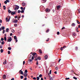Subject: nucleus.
<instances>
[{
	"instance_id": "nucleus-8",
	"label": "nucleus",
	"mask_w": 80,
	"mask_h": 80,
	"mask_svg": "<svg viewBox=\"0 0 80 80\" xmlns=\"http://www.w3.org/2000/svg\"><path fill=\"white\" fill-rule=\"evenodd\" d=\"M50 10L49 9H46V12H50Z\"/></svg>"
},
{
	"instance_id": "nucleus-46",
	"label": "nucleus",
	"mask_w": 80,
	"mask_h": 80,
	"mask_svg": "<svg viewBox=\"0 0 80 80\" xmlns=\"http://www.w3.org/2000/svg\"><path fill=\"white\" fill-rule=\"evenodd\" d=\"M49 29H48L46 31V33H48V32H49Z\"/></svg>"
},
{
	"instance_id": "nucleus-40",
	"label": "nucleus",
	"mask_w": 80,
	"mask_h": 80,
	"mask_svg": "<svg viewBox=\"0 0 80 80\" xmlns=\"http://www.w3.org/2000/svg\"><path fill=\"white\" fill-rule=\"evenodd\" d=\"M1 41H3V40H4V39L3 38H1Z\"/></svg>"
},
{
	"instance_id": "nucleus-15",
	"label": "nucleus",
	"mask_w": 80,
	"mask_h": 80,
	"mask_svg": "<svg viewBox=\"0 0 80 80\" xmlns=\"http://www.w3.org/2000/svg\"><path fill=\"white\" fill-rule=\"evenodd\" d=\"M44 58L46 60H47L48 58V56L47 55H46L44 57Z\"/></svg>"
},
{
	"instance_id": "nucleus-6",
	"label": "nucleus",
	"mask_w": 80,
	"mask_h": 80,
	"mask_svg": "<svg viewBox=\"0 0 80 80\" xmlns=\"http://www.w3.org/2000/svg\"><path fill=\"white\" fill-rule=\"evenodd\" d=\"M16 13V12L15 11H12L11 12V14L12 15H15Z\"/></svg>"
},
{
	"instance_id": "nucleus-55",
	"label": "nucleus",
	"mask_w": 80,
	"mask_h": 80,
	"mask_svg": "<svg viewBox=\"0 0 80 80\" xmlns=\"http://www.w3.org/2000/svg\"><path fill=\"white\" fill-rule=\"evenodd\" d=\"M56 70H58V67L57 66L56 67Z\"/></svg>"
},
{
	"instance_id": "nucleus-50",
	"label": "nucleus",
	"mask_w": 80,
	"mask_h": 80,
	"mask_svg": "<svg viewBox=\"0 0 80 80\" xmlns=\"http://www.w3.org/2000/svg\"><path fill=\"white\" fill-rule=\"evenodd\" d=\"M4 3H5V4H7V0L4 1Z\"/></svg>"
},
{
	"instance_id": "nucleus-47",
	"label": "nucleus",
	"mask_w": 80,
	"mask_h": 80,
	"mask_svg": "<svg viewBox=\"0 0 80 80\" xmlns=\"http://www.w3.org/2000/svg\"><path fill=\"white\" fill-rule=\"evenodd\" d=\"M5 30H3V31L2 33H5Z\"/></svg>"
},
{
	"instance_id": "nucleus-58",
	"label": "nucleus",
	"mask_w": 80,
	"mask_h": 80,
	"mask_svg": "<svg viewBox=\"0 0 80 80\" xmlns=\"http://www.w3.org/2000/svg\"><path fill=\"white\" fill-rule=\"evenodd\" d=\"M33 78V79L34 80H37V78H35V77H34V78Z\"/></svg>"
},
{
	"instance_id": "nucleus-12",
	"label": "nucleus",
	"mask_w": 80,
	"mask_h": 80,
	"mask_svg": "<svg viewBox=\"0 0 80 80\" xmlns=\"http://www.w3.org/2000/svg\"><path fill=\"white\" fill-rule=\"evenodd\" d=\"M78 28L77 27L76 28V32H79V31H78Z\"/></svg>"
},
{
	"instance_id": "nucleus-41",
	"label": "nucleus",
	"mask_w": 80,
	"mask_h": 80,
	"mask_svg": "<svg viewBox=\"0 0 80 80\" xmlns=\"http://www.w3.org/2000/svg\"><path fill=\"white\" fill-rule=\"evenodd\" d=\"M20 12H21V11H20V10H18V13H20Z\"/></svg>"
},
{
	"instance_id": "nucleus-63",
	"label": "nucleus",
	"mask_w": 80,
	"mask_h": 80,
	"mask_svg": "<svg viewBox=\"0 0 80 80\" xmlns=\"http://www.w3.org/2000/svg\"><path fill=\"white\" fill-rule=\"evenodd\" d=\"M27 78L26 77L24 78V80H27Z\"/></svg>"
},
{
	"instance_id": "nucleus-23",
	"label": "nucleus",
	"mask_w": 80,
	"mask_h": 80,
	"mask_svg": "<svg viewBox=\"0 0 80 80\" xmlns=\"http://www.w3.org/2000/svg\"><path fill=\"white\" fill-rule=\"evenodd\" d=\"M3 51H4L3 49H1L0 50L1 53H3Z\"/></svg>"
},
{
	"instance_id": "nucleus-27",
	"label": "nucleus",
	"mask_w": 80,
	"mask_h": 80,
	"mask_svg": "<svg viewBox=\"0 0 80 80\" xmlns=\"http://www.w3.org/2000/svg\"><path fill=\"white\" fill-rule=\"evenodd\" d=\"M4 43H5V42L3 41L1 42L2 45H4Z\"/></svg>"
},
{
	"instance_id": "nucleus-34",
	"label": "nucleus",
	"mask_w": 80,
	"mask_h": 80,
	"mask_svg": "<svg viewBox=\"0 0 80 80\" xmlns=\"http://www.w3.org/2000/svg\"><path fill=\"white\" fill-rule=\"evenodd\" d=\"M8 53L9 55H10V51H8Z\"/></svg>"
},
{
	"instance_id": "nucleus-43",
	"label": "nucleus",
	"mask_w": 80,
	"mask_h": 80,
	"mask_svg": "<svg viewBox=\"0 0 80 80\" xmlns=\"http://www.w3.org/2000/svg\"><path fill=\"white\" fill-rule=\"evenodd\" d=\"M37 80H39V79H40V78H39L38 77H37Z\"/></svg>"
},
{
	"instance_id": "nucleus-51",
	"label": "nucleus",
	"mask_w": 80,
	"mask_h": 80,
	"mask_svg": "<svg viewBox=\"0 0 80 80\" xmlns=\"http://www.w3.org/2000/svg\"><path fill=\"white\" fill-rule=\"evenodd\" d=\"M70 79V78H65V80H69Z\"/></svg>"
},
{
	"instance_id": "nucleus-32",
	"label": "nucleus",
	"mask_w": 80,
	"mask_h": 80,
	"mask_svg": "<svg viewBox=\"0 0 80 80\" xmlns=\"http://www.w3.org/2000/svg\"><path fill=\"white\" fill-rule=\"evenodd\" d=\"M41 2L42 3H45V1H43L42 0L41 1Z\"/></svg>"
},
{
	"instance_id": "nucleus-19",
	"label": "nucleus",
	"mask_w": 80,
	"mask_h": 80,
	"mask_svg": "<svg viewBox=\"0 0 80 80\" xmlns=\"http://www.w3.org/2000/svg\"><path fill=\"white\" fill-rule=\"evenodd\" d=\"M32 55L33 56H35V55H37V53L34 52L32 53Z\"/></svg>"
},
{
	"instance_id": "nucleus-22",
	"label": "nucleus",
	"mask_w": 80,
	"mask_h": 80,
	"mask_svg": "<svg viewBox=\"0 0 80 80\" xmlns=\"http://www.w3.org/2000/svg\"><path fill=\"white\" fill-rule=\"evenodd\" d=\"M21 18V16H19L18 17H17V18H18V20H20V18Z\"/></svg>"
},
{
	"instance_id": "nucleus-10",
	"label": "nucleus",
	"mask_w": 80,
	"mask_h": 80,
	"mask_svg": "<svg viewBox=\"0 0 80 80\" xmlns=\"http://www.w3.org/2000/svg\"><path fill=\"white\" fill-rule=\"evenodd\" d=\"M60 7H61V6H60V5L58 6H57V9H58V10H59V9H60Z\"/></svg>"
},
{
	"instance_id": "nucleus-17",
	"label": "nucleus",
	"mask_w": 80,
	"mask_h": 80,
	"mask_svg": "<svg viewBox=\"0 0 80 80\" xmlns=\"http://www.w3.org/2000/svg\"><path fill=\"white\" fill-rule=\"evenodd\" d=\"M8 30H9V28H6V32H9V31H8Z\"/></svg>"
},
{
	"instance_id": "nucleus-16",
	"label": "nucleus",
	"mask_w": 80,
	"mask_h": 80,
	"mask_svg": "<svg viewBox=\"0 0 80 80\" xmlns=\"http://www.w3.org/2000/svg\"><path fill=\"white\" fill-rule=\"evenodd\" d=\"M24 77H27V73H26L25 72H24V73L23 74Z\"/></svg>"
},
{
	"instance_id": "nucleus-37",
	"label": "nucleus",
	"mask_w": 80,
	"mask_h": 80,
	"mask_svg": "<svg viewBox=\"0 0 80 80\" xmlns=\"http://www.w3.org/2000/svg\"><path fill=\"white\" fill-rule=\"evenodd\" d=\"M4 40L5 41H7V37H4Z\"/></svg>"
},
{
	"instance_id": "nucleus-28",
	"label": "nucleus",
	"mask_w": 80,
	"mask_h": 80,
	"mask_svg": "<svg viewBox=\"0 0 80 80\" xmlns=\"http://www.w3.org/2000/svg\"><path fill=\"white\" fill-rule=\"evenodd\" d=\"M28 62H32V59H29L28 60Z\"/></svg>"
},
{
	"instance_id": "nucleus-33",
	"label": "nucleus",
	"mask_w": 80,
	"mask_h": 80,
	"mask_svg": "<svg viewBox=\"0 0 80 80\" xmlns=\"http://www.w3.org/2000/svg\"><path fill=\"white\" fill-rule=\"evenodd\" d=\"M73 78L75 79V80H77V78H76L75 77H73Z\"/></svg>"
},
{
	"instance_id": "nucleus-21",
	"label": "nucleus",
	"mask_w": 80,
	"mask_h": 80,
	"mask_svg": "<svg viewBox=\"0 0 80 80\" xmlns=\"http://www.w3.org/2000/svg\"><path fill=\"white\" fill-rule=\"evenodd\" d=\"M1 28H2V30H4L5 29V27L2 26L1 27Z\"/></svg>"
},
{
	"instance_id": "nucleus-44",
	"label": "nucleus",
	"mask_w": 80,
	"mask_h": 80,
	"mask_svg": "<svg viewBox=\"0 0 80 80\" xmlns=\"http://www.w3.org/2000/svg\"><path fill=\"white\" fill-rule=\"evenodd\" d=\"M36 65H38V61H37Z\"/></svg>"
},
{
	"instance_id": "nucleus-2",
	"label": "nucleus",
	"mask_w": 80,
	"mask_h": 80,
	"mask_svg": "<svg viewBox=\"0 0 80 80\" xmlns=\"http://www.w3.org/2000/svg\"><path fill=\"white\" fill-rule=\"evenodd\" d=\"M15 6H16L17 7H15V8H14V10H18L19 8H20V7H19V6L17 5H15Z\"/></svg>"
},
{
	"instance_id": "nucleus-42",
	"label": "nucleus",
	"mask_w": 80,
	"mask_h": 80,
	"mask_svg": "<svg viewBox=\"0 0 80 80\" xmlns=\"http://www.w3.org/2000/svg\"><path fill=\"white\" fill-rule=\"evenodd\" d=\"M23 76H21V79H23Z\"/></svg>"
},
{
	"instance_id": "nucleus-18",
	"label": "nucleus",
	"mask_w": 80,
	"mask_h": 80,
	"mask_svg": "<svg viewBox=\"0 0 80 80\" xmlns=\"http://www.w3.org/2000/svg\"><path fill=\"white\" fill-rule=\"evenodd\" d=\"M38 60H41V58L40 56H38L37 58Z\"/></svg>"
},
{
	"instance_id": "nucleus-60",
	"label": "nucleus",
	"mask_w": 80,
	"mask_h": 80,
	"mask_svg": "<svg viewBox=\"0 0 80 80\" xmlns=\"http://www.w3.org/2000/svg\"><path fill=\"white\" fill-rule=\"evenodd\" d=\"M32 55H30L29 57V58H32Z\"/></svg>"
},
{
	"instance_id": "nucleus-4",
	"label": "nucleus",
	"mask_w": 80,
	"mask_h": 80,
	"mask_svg": "<svg viewBox=\"0 0 80 80\" xmlns=\"http://www.w3.org/2000/svg\"><path fill=\"white\" fill-rule=\"evenodd\" d=\"M14 39H15V40L16 43H17V42H18V40H17V36H14Z\"/></svg>"
},
{
	"instance_id": "nucleus-30",
	"label": "nucleus",
	"mask_w": 80,
	"mask_h": 80,
	"mask_svg": "<svg viewBox=\"0 0 80 80\" xmlns=\"http://www.w3.org/2000/svg\"><path fill=\"white\" fill-rule=\"evenodd\" d=\"M39 77L40 78H42V74H40L39 76Z\"/></svg>"
},
{
	"instance_id": "nucleus-25",
	"label": "nucleus",
	"mask_w": 80,
	"mask_h": 80,
	"mask_svg": "<svg viewBox=\"0 0 80 80\" xmlns=\"http://www.w3.org/2000/svg\"><path fill=\"white\" fill-rule=\"evenodd\" d=\"M8 50H12V48L10 47H9L8 48Z\"/></svg>"
},
{
	"instance_id": "nucleus-5",
	"label": "nucleus",
	"mask_w": 80,
	"mask_h": 80,
	"mask_svg": "<svg viewBox=\"0 0 80 80\" xmlns=\"http://www.w3.org/2000/svg\"><path fill=\"white\" fill-rule=\"evenodd\" d=\"M10 17H9V18L8 19V18H6V21L7 22H9L10 21Z\"/></svg>"
},
{
	"instance_id": "nucleus-24",
	"label": "nucleus",
	"mask_w": 80,
	"mask_h": 80,
	"mask_svg": "<svg viewBox=\"0 0 80 80\" xmlns=\"http://www.w3.org/2000/svg\"><path fill=\"white\" fill-rule=\"evenodd\" d=\"M72 35H73V36H76V33H75V32H73L72 33Z\"/></svg>"
},
{
	"instance_id": "nucleus-14",
	"label": "nucleus",
	"mask_w": 80,
	"mask_h": 80,
	"mask_svg": "<svg viewBox=\"0 0 80 80\" xmlns=\"http://www.w3.org/2000/svg\"><path fill=\"white\" fill-rule=\"evenodd\" d=\"M18 22V20L17 19H15V20H14L13 21V22L14 23H17Z\"/></svg>"
},
{
	"instance_id": "nucleus-1",
	"label": "nucleus",
	"mask_w": 80,
	"mask_h": 80,
	"mask_svg": "<svg viewBox=\"0 0 80 80\" xmlns=\"http://www.w3.org/2000/svg\"><path fill=\"white\" fill-rule=\"evenodd\" d=\"M69 12V11L68 10V9H66L63 12V14H67V13H68Z\"/></svg>"
},
{
	"instance_id": "nucleus-62",
	"label": "nucleus",
	"mask_w": 80,
	"mask_h": 80,
	"mask_svg": "<svg viewBox=\"0 0 80 80\" xmlns=\"http://www.w3.org/2000/svg\"><path fill=\"white\" fill-rule=\"evenodd\" d=\"M25 73H27V72H28V71H27V70H25Z\"/></svg>"
},
{
	"instance_id": "nucleus-53",
	"label": "nucleus",
	"mask_w": 80,
	"mask_h": 80,
	"mask_svg": "<svg viewBox=\"0 0 80 80\" xmlns=\"http://www.w3.org/2000/svg\"><path fill=\"white\" fill-rule=\"evenodd\" d=\"M6 1L7 2L9 3V2H10V1H9V0H6Z\"/></svg>"
},
{
	"instance_id": "nucleus-64",
	"label": "nucleus",
	"mask_w": 80,
	"mask_h": 80,
	"mask_svg": "<svg viewBox=\"0 0 80 80\" xmlns=\"http://www.w3.org/2000/svg\"><path fill=\"white\" fill-rule=\"evenodd\" d=\"M78 28H80V25H78Z\"/></svg>"
},
{
	"instance_id": "nucleus-3",
	"label": "nucleus",
	"mask_w": 80,
	"mask_h": 80,
	"mask_svg": "<svg viewBox=\"0 0 80 80\" xmlns=\"http://www.w3.org/2000/svg\"><path fill=\"white\" fill-rule=\"evenodd\" d=\"M40 8L41 9V10H42L45 9V7H44L43 6H40Z\"/></svg>"
},
{
	"instance_id": "nucleus-29",
	"label": "nucleus",
	"mask_w": 80,
	"mask_h": 80,
	"mask_svg": "<svg viewBox=\"0 0 80 80\" xmlns=\"http://www.w3.org/2000/svg\"><path fill=\"white\" fill-rule=\"evenodd\" d=\"M8 13H11V12H12V11H10V9H8Z\"/></svg>"
},
{
	"instance_id": "nucleus-45",
	"label": "nucleus",
	"mask_w": 80,
	"mask_h": 80,
	"mask_svg": "<svg viewBox=\"0 0 80 80\" xmlns=\"http://www.w3.org/2000/svg\"><path fill=\"white\" fill-rule=\"evenodd\" d=\"M20 9H21V10H24V9H23V8L22 7H21Z\"/></svg>"
},
{
	"instance_id": "nucleus-9",
	"label": "nucleus",
	"mask_w": 80,
	"mask_h": 80,
	"mask_svg": "<svg viewBox=\"0 0 80 80\" xmlns=\"http://www.w3.org/2000/svg\"><path fill=\"white\" fill-rule=\"evenodd\" d=\"M19 72L20 73V74H21V75L23 74V71H22V70H20Z\"/></svg>"
},
{
	"instance_id": "nucleus-48",
	"label": "nucleus",
	"mask_w": 80,
	"mask_h": 80,
	"mask_svg": "<svg viewBox=\"0 0 80 80\" xmlns=\"http://www.w3.org/2000/svg\"><path fill=\"white\" fill-rule=\"evenodd\" d=\"M34 57L33 56H32L31 60H34Z\"/></svg>"
},
{
	"instance_id": "nucleus-61",
	"label": "nucleus",
	"mask_w": 80,
	"mask_h": 80,
	"mask_svg": "<svg viewBox=\"0 0 80 80\" xmlns=\"http://www.w3.org/2000/svg\"><path fill=\"white\" fill-rule=\"evenodd\" d=\"M60 50H63V47H61V48H60Z\"/></svg>"
},
{
	"instance_id": "nucleus-57",
	"label": "nucleus",
	"mask_w": 80,
	"mask_h": 80,
	"mask_svg": "<svg viewBox=\"0 0 80 80\" xmlns=\"http://www.w3.org/2000/svg\"><path fill=\"white\" fill-rule=\"evenodd\" d=\"M51 73H52V70H50L49 72V74L51 75Z\"/></svg>"
},
{
	"instance_id": "nucleus-49",
	"label": "nucleus",
	"mask_w": 80,
	"mask_h": 80,
	"mask_svg": "<svg viewBox=\"0 0 80 80\" xmlns=\"http://www.w3.org/2000/svg\"><path fill=\"white\" fill-rule=\"evenodd\" d=\"M57 34L58 35H59V34H60V32H57Z\"/></svg>"
},
{
	"instance_id": "nucleus-38",
	"label": "nucleus",
	"mask_w": 80,
	"mask_h": 80,
	"mask_svg": "<svg viewBox=\"0 0 80 80\" xmlns=\"http://www.w3.org/2000/svg\"><path fill=\"white\" fill-rule=\"evenodd\" d=\"M21 12L22 13H23V12H24V10H22Z\"/></svg>"
},
{
	"instance_id": "nucleus-20",
	"label": "nucleus",
	"mask_w": 80,
	"mask_h": 80,
	"mask_svg": "<svg viewBox=\"0 0 80 80\" xmlns=\"http://www.w3.org/2000/svg\"><path fill=\"white\" fill-rule=\"evenodd\" d=\"M3 79H5V78H6V75H4L3 76Z\"/></svg>"
},
{
	"instance_id": "nucleus-26",
	"label": "nucleus",
	"mask_w": 80,
	"mask_h": 80,
	"mask_svg": "<svg viewBox=\"0 0 80 80\" xmlns=\"http://www.w3.org/2000/svg\"><path fill=\"white\" fill-rule=\"evenodd\" d=\"M6 63H7V60H5V61L3 62V64L5 65V64H6Z\"/></svg>"
},
{
	"instance_id": "nucleus-7",
	"label": "nucleus",
	"mask_w": 80,
	"mask_h": 80,
	"mask_svg": "<svg viewBox=\"0 0 80 80\" xmlns=\"http://www.w3.org/2000/svg\"><path fill=\"white\" fill-rule=\"evenodd\" d=\"M12 37H10V38H9V39H8L7 40L9 42H10L11 41H12Z\"/></svg>"
},
{
	"instance_id": "nucleus-13",
	"label": "nucleus",
	"mask_w": 80,
	"mask_h": 80,
	"mask_svg": "<svg viewBox=\"0 0 80 80\" xmlns=\"http://www.w3.org/2000/svg\"><path fill=\"white\" fill-rule=\"evenodd\" d=\"M22 5L23 7H25V6L26 4L24 2H22Z\"/></svg>"
},
{
	"instance_id": "nucleus-52",
	"label": "nucleus",
	"mask_w": 80,
	"mask_h": 80,
	"mask_svg": "<svg viewBox=\"0 0 80 80\" xmlns=\"http://www.w3.org/2000/svg\"><path fill=\"white\" fill-rule=\"evenodd\" d=\"M15 27H17V24H14Z\"/></svg>"
},
{
	"instance_id": "nucleus-36",
	"label": "nucleus",
	"mask_w": 80,
	"mask_h": 80,
	"mask_svg": "<svg viewBox=\"0 0 80 80\" xmlns=\"http://www.w3.org/2000/svg\"><path fill=\"white\" fill-rule=\"evenodd\" d=\"M12 33H15V30H14L13 29H12Z\"/></svg>"
},
{
	"instance_id": "nucleus-31",
	"label": "nucleus",
	"mask_w": 80,
	"mask_h": 80,
	"mask_svg": "<svg viewBox=\"0 0 80 80\" xmlns=\"http://www.w3.org/2000/svg\"><path fill=\"white\" fill-rule=\"evenodd\" d=\"M3 8H4V9L6 10V7L5 6H3Z\"/></svg>"
},
{
	"instance_id": "nucleus-35",
	"label": "nucleus",
	"mask_w": 80,
	"mask_h": 80,
	"mask_svg": "<svg viewBox=\"0 0 80 80\" xmlns=\"http://www.w3.org/2000/svg\"><path fill=\"white\" fill-rule=\"evenodd\" d=\"M77 23H78V24H80V22H79L78 21V20H77Z\"/></svg>"
},
{
	"instance_id": "nucleus-39",
	"label": "nucleus",
	"mask_w": 80,
	"mask_h": 80,
	"mask_svg": "<svg viewBox=\"0 0 80 80\" xmlns=\"http://www.w3.org/2000/svg\"><path fill=\"white\" fill-rule=\"evenodd\" d=\"M39 52L40 53H42V51L40 50H39Z\"/></svg>"
},
{
	"instance_id": "nucleus-56",
	"label": "nucleus",
	"mask_w": 80,
	"mask_h": 80,
	"mask_svg": "<svg viewBox=\"0 0 80 80\" xmlns=\"http://www.w3.org/2000/svg\"><path fill=\"white\" fill-rule=\"evenodd\" d=\"M17 17V16H15V17H14V18H17V17Z\"/></svg>"
},
{
	"instance_id": "nucleus-59",
	"label": "nucleus",
	"mask_w": 80,
	"mask_h": 80,
	"mask_svg": "<svg viewBox=\"0 0 80 80\" xmlns=\"http://www.w3.org/2000/svg\"><path fill=\"white\" fill-rule=\"evenodd\" d=\"M76 50H78V47H76Z\"/></svg>"
},
{
	"instance_id": "nucleus-11",
	"label": "nucleus",
	"mask_w": 80,
	"mask_h": 80,
	"mask_svg": "<svg viewBox=\"0 0 80 80\" xmlns=\"http://www.w3.org/2000/svg\"><path fill=\"white\" fill-rule=\"evenodd\" d=\"M71 26L72 27H75V23H72L71 25Z\"/></svg>"
},
{
	"instance_id": "nucleus-54",
	"label": "nucleus",
	"mask_w": 80,
	"mask_h": 80,
	"mask_svg": "<svg viewBox=\"0 0 80 80\" xmlns=\"http://www.w3.org/2000/svg\"><path fill=\"white\" fill-rule=\"evenodd\" d=\"M65 28L64 27H63L62 28V30H63V29H65Z\"/></svg>"
}]
</instances>
